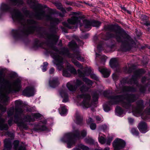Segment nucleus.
Returning a JSON list of instances; mask_svg holds the SVG:
<instances>
[{
  "label": "nucleus",
  "instance_id": "obj_1",
  "mask_svg": "<svg viewBox=\"0 0 150 150\" xmlns=\"http://www.w3.org/2000/svg\"><path fill=\"white\" fill-rule=\"evenodd\" d=\"M13 19L21 23L23 27L22 32L26 34L33 33L36 29L35 22L33 20H27L26 23L25 16H22L18 10H14L11 13Z\"/></svg>",
  "mask_w": 150,
  "mask_h": 150
},
{
  "label": "nucleus",
  "instance_id": "obj_2",
  "mask_svg": "<svg viewBox=\"0 0 150 150\" xmlns=\"http://www.w3.org/2000/svg\"><path fill=\"white\" fill-rule=\"evenodd\" d=\"M108 91H105L104 94L105 97H108L109 100L108 104L109 105L116 104L121 102L122 106L126 109L132 110L133 106L131 103L134 101L132 98V95H127L126 97L123 96H111L108 97L107 94L108 93Z\"/></svg>",
  "mask_w": 150,
  "mask_h": 150
},
{
  "label": "nucleus",
  "instance_id": "obj_3",
  "mask_svg": "<svg viewBox=\"0 0 150 150\" xmlns=\"http://www.w3.org/2000/svg\"><path fill=\"white\" fill-rule=\"evenodd\" d=\"M22 104V102L20 100L16 101L15 108L13 107L11 108L7 111V113L8 117L14 115V122L17 123L19 126L26 129L28 128L27 124L23 122H19L24 111L21 106Z\"/></svg>",
  "mask_w": 150,
  "mask_h": 150
},
{
  "label": "nucleus",
  "instance_id": "obj_4",
  "mask_svg": "<svg viewBox=\"0 0 150 150\" xmlns=\"http://www.w3.org/2000/svg\"><path fill=\"white\" fill-rule=\"evenodd\" d=\"M73 131L72 132L65 134L61 139L62 142L67 143V147L69 148H71L75 145L76 138L80 139L84 138L87 134L86 131L85 130L81 132L80 135L79 130L75 129V127L74 125L73 126Z\"/></svg>",
  "mask_w": 150,
  "mask_h": 150
},
{
  "label": "nucleus",
  "instance_id": "obj_5",
  "mask_svg": "<svg viewBox=\"0 0 150 150\" xmlns=\"http://www.w3.org/2000/svg\"><path fill=\"white\" fill-rule=\"evenodd\" d=\"M90 85H63L59 90L60 94L62 97L63 98L62 102H67L69 101V97L67 93V88L71 91H75L77 88L80 89L81 92L83 93L87 91L89 88V86Z\"/></svg>",
  "mask_w": 150,
  "mask_h": 150
},
{
  "label": "nucleus",
  "instance_id": "obj_6",
  "mask_svg": "<svg viewBox=\"0 0 150 150\" xmlns=\"http://www.w3.org/2000/svg\"><path fill=\"white\" fill-rule=\"evenodd\" d=\"M4 88L0 92V101L4 105H6L9 98L7 95L10 93H16L22 89L21 85H2Z\"/></svg>",
  "mask_w": 150,
  "mask_h": 150
},
{
  "label": "nucleus",
  "instance_id": "obj_7",
  "mask_svg": "<svg viewBox=\"0 0 150 150\" xmlns=\"http://www.w3.org/2000/svg\"><path fill=\"white\" fill-rule=\"evenodd\" d=\"M99 91H97L94 93L93 96V101H90L91 96L88 94H81L78 96L77 98L83 99L82 102L80 103V105L83 108L86 109L88 108L95 107L96 106L97 101L99 95Z\"/></svg>",
  "mask_w": 150,
  "mask_h": 150
},
{
  "label": "nucleus",
  "instance_id": "obj_8",
  "mask_svg": "<svg viewBox=\"0 0 150 150\" xmlns=\"http://www.w3.org/2000/svg\"><path fill=\"white\" fill-rule=\"evenodd\" d=\"M61 51L55 49L54 52V53L51 54V55L54 59V62L55 64L58 69L60 70L63 67V59L61 56L62 55H66L68 53V50L67 48H64L62 49Z\"/></svg>",
  "mask_w": 150,
  "mask_h": 150
},
{
  "label": "nucleus",
  "instance_id": "obj_9",
  "mask_svg": "<svg viewBox=\"0 0 150 150\" xmlns=\"http://www.w3.org/2000/svg\"><path fill=\"white\" fill-rule=\"evenodd\" d=\"M52 14L49 13L47 15L45 14V12L42 8L38 9L37 11L36 16L38 19H45L46 20H50L55 23H58L59 21L58 19L52 17Z\"/></svg>",
  "mask_w": 150,
  "mask_h": 150
},
{
  "label": "nucleus",
  "instance_id": "obj_10",
  "mask_svg": "<svg viewBox=\"0 0 150 150\" xmlns=\"http://www.w3.org/2000/svg\"><path fill=\"white\" fill-rule=\"evenodd\" d=\"M115 35L111 37L115 38L119 42H122L123 40L126 41L127 44L132 43L133 41L132 39L127 35L124 33H121L120 31H117L115 32Z\"/></svg>",
  "mask_w": 150,
  "mask_h": 150
},
{
  "label": "nucleus",
  "instance_id": "obj_11",
  "mask_svg": "<svg viewBox=\"0 0 150 150\" xmlns=\"http://www.w3.org/2000/svg\"><path fill=\"white\" fill-rule=\"evenodd\" d=\"M141 74L140 69L136 70L134 72L132 79L129 81L127 78L122 79L121 81V84L125 83H137L138 78L140 77Z\"/></svg>",
  "mask_w": 150,
  "mask_h": 150
},
{
  "label": "nucleus",
  "instance_id": "obj_12",
  "mask_svg": "<svg viewBox=\"0 0 150 150\" xmlns=\"http://www.w3.org/2000/svg\"><path fill=\"white\" fill-rule=\"evenodd\" d=\"M21 81L19 79L15 77L5 79L0 76V83H3V84H19L21 83Z\"/></svg>",
  "mask_w": 150,
  "mask_h": 150
},
{
  "label": "nucleus",
  "instance_id": "obj_13",
  "mask_svg": "<svg viewBox=\"0 0 150 150\" xmlns=\"http://www.w3.org/2000/svg\"><path fill=\"white\" fill-rule=\"evenodd\" d=\"M46 120H44L35 124L34 125V130L35 131L46 130L47 129L46 126Z\"/></svg>",
  "mask_w": 150,
  "mask_h": 150
},
{
  "label": "nucleus",
  "instance_id": "obj_14",
  "mask_svg": "<svg viewBox=\"0 0 150 150\" xmlns=\"http://www.w3.org/2000/svg\"><path fill=\"white\" fill-rule=\"evenodd\" d=\"M126 144L125 142L121 139L117 138L113 143L114 150H120L125 147Z\"/></svg>",
  "mask_w": 150,
  "mask_h": 150
},
{
  "label": "nucleus",
  "instance_id": "obj_15",
  "mask_svg": "<svg viewBox=\"0 0 150 150\" xmlns=\"http://www.w3.org/2000/svg\"><path fill=\"white\" fill-rule=\"evenodd\" d=\"M67 69H64L63 71V75L64 76L69 77L71 75V74H76V71L73 67L69 63H67Z\"/></svg>",
  "mask_w": 150,
  "mask_h": 150
},
{
  "label": "nucleus",
  "instance_id": "obj_16",
  "mask_svg": "<svg viewBox=\"0 0 150 150\" xmlns=\"http://www.w3.org/2000/svg\"><path fill=\"white\" fill-rule=\"evenodd\" d=\"M36 92V91L34 87L31 86H28L23 91L22 95L30 97L33 96Z\"/></svg>",
  "mask_w": 150,
  "mask_h": 150
},
{
  "label": "nucleus",
  "instance_id": "obj_17",
  "mask_svg": "<svg viewBox=\"0 0 150 150\" xmlns=\"http://www.w3.org/2000/svg\"><path fill=\"white\" fill-rule=\"evenodd\" d=\"M70 57L72 58V62L75 65L81 69H83V67L81 64H79L77 61L74 59V58H76L79 61H83L84 60V59L80 56L79 53H76L74 54H72Z\"/></svg>",
  "mask_w": 150,
  "mask_h": 150
},
{
  "label": "nucleus",
  "instance_id": "obj_18",
  "mask_svg": "<svg viewBox=\"0 0 150 150\" xmlns=\"http://www.w3.org/2000/svg\"><path fill=\"white\" fill-rule=\"evenodd\" d=\"M0 110L4 112L6 111V108L0 104ZM1 115L0 114V129L7 130L8 128V125L7 124L4 123V120L1 117Z\"/></svg>",
  "mask_w": 150,
  "mask_h": 150
},
{
  "label": "nucleus",
  "instance_id": "obj_19",
  "mask_svg": "<svg viewBox=\"0 0 150 150\" xmlns=\"http://www.w3.org/2000/svg\"><path fill=\"white\" fill-rule=\"evenodd\" d=\"M83 23L85 27L86 28H91V26L98 27L100 26L101 23L96 21H90L88 20H85L83 21Z\"/></svg>",
  "mask_w": 150,
  "mask_h": 150
},
{
  "label": "nucleus",
  "instance_id": "obj_20",
  "mask_svg": "<svg viewBox=\"0 0 150 150\" xmlns=\"http://www.w3.org/2000/svg\"><path fill=\"white\" fill-rule=\"evenodd\" d=\"M78 17L76 16H74L71 19L68 20L67 21L68 23L66 22H63V25L65 27L69 28H71L70 25L74 24L75 23L77 22L78 20Z\"/></svg>",
  "mask_w": 150,
  "mask_h": 150
},
{
  "label": "nucleus",
  "instance_id": "obj_21",
  "mask_svg": "<svg viewBox=\"0 0 150 150\" xmlns=\"http://www.w3.org/2000/svg\"><path fill=\"white\" fill-rule=\"evenodd\" d=\"M141 102L138 101L137 103L136 107L133 109V114L136 117L140 116V114Z\"/></svg>",
  "mask_w": 150,
  "mask_h": 150
},
{
  "label": "nucleus",
  "instance_id": "obj_22",
  "mask_svg": "<svg viewBox=\"0 0 150 150\" xmlns=\"http://www.w3.org/2000/svg\"><path fill=\"white\" fill-rule=\"evenodd\" d=\"M91 70L90 68H86L82 71H81L79 69L78 70V73L80 77H83L87 76L91 72Z\"/></svg>",
  "mask_w": 150,
  "mask_h": 150
},
{
  "label": "nucleus",
  "instance_id": "obj_23",
  "mask_svg": "<svg viewBox=\"0 0 150 150\" xmlns=\"http://www.w3.org/2000/svg\"><path fill=\"white\" fill-rule=\"evenodd\" d=\"M4 143L5 148L3 150H10L11 149L12 145L10 139H6L4 140Z\"/></svg>",
  "mask_w": 150,
  "mask_h": 150
},
{
  "label": "nucleus",
  "instance_id": "obj_24",
  "mask_svg": "<svg viewBox=\"0 0 150 150\" xmlns=\"http://www.w3.org/2000/svg\"><path fill=\"white\" fill-rule=\"evenodd\" d=\"M99 70L102 73L104 77H108L110 75V70L105 68H99Z\"/></svg>",
  "mask_w": 150,
  "mask_h": 150
},
{
  "label": "nucleus",
  "instance_id": "obj_25",
  "mask_svg": "<svg viewBox=\"0 0 150 150\" xmlns=\"http://www.w3.org/2000/svg\"><path fill=\"white\" fill-rule=\"evenodd\" d=\"M147 115H150V105L147 107L144 110V112L141 113V118L144 120H146L147 118Z\"/></svg>",
  "mask_w": 150,
  "mask_h": 150
},
{
  "label": "nucleus",
  "instance_id": "obj_26",
  "mask_svg": "<svg viewBox=\"0 0 150 150\" xmlns=\"http://www.w3.org/2000/svg\"><path fill=\"white\" fill-rule=\"evenodd\" d=\"M75 122L78 124L81 125L82 124L83 117L81 116L79 112H77L76 114Z\"/></svg>",
  "mask_w": 150,
  "mask_h": 150
},
{
  "label": "nucleus",
  "instance_id": "obj_27",
  "mask_svg": "<svg viewBox=\"0 0 150 150\" xmlns=\"http://www.w3.org/2000/svg\"><path fill=\"white\" fill-rule=\"evenodd\" d=\"M110 65L111 67L114 68L118 65V62L116 58L111 59L110 62Z\"/></svg>",
  "mask_w": 150,
  "mask_h": 150
},
{
  "label": "nucleus",
  "instance_id": "obj_28",
  "mask_svg": "<svg viewBox=\"0 0 150 150\" xmlns=\"http://www.w3.org/2000/svg\"><path fill=\"white\" fill-rule=\"evenodd\" d=\"M56 6L59 9H60L62 12V13H60L59 16L62 17L64 16V14L66 13V11L65 9L62 7L61 3H58L56 4Z\"/></svg>",
  "mask_w": 150,
  "mask_h": 150
},
{
  "label": "nucleus",
  "instance_id": "obj_29",
  "mask_svg": "<svg viewBox=\"0 0 150 150\" xmlns=\"http://www.w3.org/2000/svg\"><path fill=\"white\" fill-rule=\"evenodd\" d=\"M147 90L148 91L150 92V85L141 86V94L146 93Z\"/></svg>",
  "mask_w": 150,
  "mask_h": 150
},
{
  "label": "nucleus",
  "instance_id": "obj_30",
  "mask_svg": "<svg viewBox=\"0 0 150 150\" xmlns=\"http://www.w3.org/2000/svg\"><path fill=\"white\" fill-rule=\"evenodd\" d=\"M77 146L78 148L76 147L74 148L73 150H81L79 148L83 150H90V149L88 146L81 144H78Z\"/></svg>",
  "mask_w": 150,
  "mask_h": 150
},
{
  "label": "nucleus",
  "instance_id": "obj_31",
  "mask_svg": "<svg viewBox=\"0 0 150 150\" xmlns=\"http://www.w3.org/2000/svg\"><path fill=\"white\" fill-rule=\"evenodd\" d=\"M136 91V88L133 87H129L127 86L124 87L122 89L123 92H133Z\"/></svg>",
  "mask_w": 150,
  "mask_h": 150
},
{
  "label": "nucleus",
  "instance_id": "obj_32",
  "mask_svg": "<svg viewBox=\"0 0 150 150\" xmlns=\"http://www.w3.org/2000/svg\"><path fill=\"white\" fill-rule=\"evenodd\" d=\"M147 124L145 122H141V133H145L147 131Z\"/></svg>",
  "mask_w": 150,
  "mask_h": 150
},
{
  "label": "nucleus",
  "instance_id": "obj_33",
  "mask_svg": "<svg viewBox=\"0 0 150 150\" xmlns=\"http://www.w3.org/2000/svg\"><path fill=\"white\" fill-rule=\"evenodd\" d=\"M116 114L117 115L120 116L124 114V112L121 108L117 106L116 109Z\"/></svg>",
  "mask_w": 150,
  "mask_h": 150
},
{
  "label": "nucleus",
  "instance_id": "obj_34",
  "mask_svg": "<svg viewBox=\"0 0 150 150\" xmlns=\"http://www.w3.org/2000/svg\"><path fill=\"white\" fill-rule=\"evenodd\" d=\"M9 9V6L8 4L3 3L1 5V10L2 11H8Z\"/></svg>",
  "mask_w": 150,
  "mask_h": 150
},
{
  "label": "nucleus",
  "instance_id": "obj_35",
  "mask_svg": "<svg viewBox=\"0 0 150 150\" xmlns=\"http://www.w3.org/2000/svg\"><path fill=\"white\" fill-rule=\"evenodd\" d=\"M23 120L26 122H33L35 121L34 118H32L30 116L27 115L24 117Z\"/></svg>",
  "mask_w": 150,
  "mask_h": 150
},
{
  "label": "nucleus",
  "instance_id": "obj_36",
  "mask_svg": "<svg viewBox=\"0 0 150 150\" xmlns=\"http://www.w3.org/2000/svg\"><path fill=\"white\" fill-rule=\"evenodd\" d=\"M59 113L61 115H64L66 114L67 112V110L65 106L61 107L59 110Z\"/></svg>",
  "mask_w": 150,
  "mask_h": 150
},
{
  "label": "nucleus",
  "instance_id": "obj_37",
  "mask_svg": "<svg viewBox=\"0 0 150 150\" xmlns=\"http://www.w3.org/2000/svg\"><path fill=\"white\" fill-rule=\"evenodd\" d=\"M96 57H98L102 61L105 62L107 58V57L105 56L101 55L97 53L96 54Z\"/></svg>",
  "mask_w": 150,
  "mask_h": 150
},
{
  "label": "nucleus",
  "instance_id": "obj_38",
  "mask_svg": "<svg viewBox=\"0 0 150 150\" xmlns=\"http://www.w3.org/2000/svg\"><path fill=\"white\" fill-rule=\"evenodd\" d=\"M99 142L101 144H103L105 142V139L104 137L101 135L99 134L98 138Z\"/></svg>",
  "mask_w": 150,
  "mask_h": 150
},
{
  "label": "nucleus",
  "instance_id": "obj_39",
  "mask_svg": "<svg viewBox=\"0 0 150 150\" xmlns=\"http://www.w3.org/2000/svg\"><path fill=\"white\" fill-rule=\"evenodd\" d=\"M86 143L88 144H92L94 142V140L91 138H87L85 139Z\"/></svg>",
  "mask_w": 150,
  "mask_h": 150
},
{
  "label": "nucleus",
  "instance_id": "obj_40",
  "mask_svg": "<svg viewBox=\"0 0 150 150\" xmlns=\"http://www.w3.org/2000/svg\"><path fill=\"white\" fill-rule=\"evenodd\" d=\"M11 2L14 5H19L23 3L22 0H11Z\"/></svg>",
  "mask_w": 150,
  "mask_h": 150
},
{
  "label": "nucleus",
  "instance_id": "obj_41",
  "mask_svg": "<svg viewBox=\"0 0 150 150\" xmlns=\"http://www.w3.org/2000/svg\"><path fill=\"white\" fill-rule=\"evenodd\" d=\"M49 83L50 84H55L59 83V81L58 78H53L51 81H49Z\"/></svg>",
  "mask_w": 150,
  "mask_h": 150
},
{
  "label": "nucleus",
  "instance_id": "obj_42",
  "mask_svg": "<svg viewBox=\"0 0 150 150\" xmlns=\"http://www.w3.org/2000/svg\"><path fill=\"white\" fill-rule=\"evenodd\" d=\"M131 132L133 135L136 136H138L139 134L138 131L135 128H132L131 130Z\"/></svg>",
  "mask_w": 150,
  "mask_h": 150
},
{
  "label": "nucleus",
  "instance_id": "obj_43",
  "mask_svg": "<svg viewBox=\"0 0 150 150\" xmlns=\"http://www.w3.org/2000/svg\"><path fill=\"white\" fill-rule=\"evenodd\" d=\"M83 81L86 84H92L93 83L90 80L87 78H84L83 79Z\"/></svg>",
  "mask_w": 150,
  "mask_h": 150
},
{
  "label": "nucleus",
  "instance_id": "obj_44",
  "mask_svg": "<svg viewBox=\"0 0 150 150\" xmlns=\"http://www.w3.org/2000/svg\"><path fill=\"white\" fill-rule=\"evenodd\" d=\"M69 47L71 48H76L77 47V45L76 43L73 41L69 42Z\"/></svg>",
  "mask_w": 150,
  "mask_h": 150
},
{
  "label": "nucleus",
  "instance_id": "obj_45",
  "mask_svg": "<svg viewBox=\"0 0 150 150\" xmlns=\"http://www.w3.org/2000/svg\"><path fill=\"white\" fill-rule=\"evenodd\" d=\"M32 115L34 118H36V119L39 118L42 116L41 114L38 113H33L32 114Z\"/></svg>",
  "mask_w": 150,
  "mask_h": 150
},
{
  "label": "nucleus",
  "instance_id": "obj_46",
  "mask_svg": "<svg viewBox=\"0 0 150 150\" xmlns=\"http://www.w3.org/2000/svg\"><path fill=\"white\" fill-rule=\"evenodd\" d=\"M19 144V142L18 140H15L13 142L14 149L15 150H17L18 146Z\"/></svg>",
  "mask_w": 150,
  "mask_h": 150
},
{
  "label": "nucleus",
  "instance_id": "obj_47",
  "mask_svg": "<svg viewBox=\"0 0 150 150\" xmlns=\"http://www.w3.org/2000/svg\"><path fill=\"white\" fill-rule=\"evenodd\" d=\"M58 85H48L47 86V88L49 89H52L58 87Z\"/></svg>",
  "mask_w": 150,
  "mask_h": 150
},
{
  "label": "nucleus",
  "instance_id": "obj_48",
  "mask_svg": "<svg viewBox=\"0 0 150 150\" xmlns=\"http://www.w3.org/2000/svg\"><path fill=\"white\" fill-rule=\"evenodd\" d=\"M48 65V63L47 62H44V65L43 66L42 69L43 71H45L46 70V67Z\"/></svg>",
  "mask_w": 150,
  "mask_h": 150
},
{
  "label": "nucleus",
  "instance_id": "obj_49",
  "mask_svg": "<svg viewBox=\"0 0 150 150\" xmlns=\"http://www.w3.org/2000/svg\"><path fill=\"white\" fill-rule=\"evenodd\" d=\"M103 108L104 110L106 112H108L110 110V108L106 105H104Z\"/></svg>",
  "mask_w": 150,
  "mask_h": 150
},
{
  "label": "nucleus",
  "instance_id": "obj_50",
  "mask_svg": "<svg viewBox=\"0 0 150 150\" xmlns=\"http://www.w3.org/2000/svg\"><path fill=\"white\" fill-rule=\"evenodd\" d=\"M96 124L92 123L90 125V127L92 130H94L96 129Z\"/></svg>",
  "mask_w": 150,
  "mask_h": 150
},
{
  "label": "nucleus",
  "instance_id": "obj_51",
  "mask_svg": "<svg viewBox=\"0 0 150 150\" xmlns=\"http://www.w3.org/2000/svg\"><path fill=\"white\" fill-rule=\"evenodd\" d=\"M101 129L103 131H105L108 129V127L106 125H104L101 127Z\"/></svg>",
  "mask_w": 150,
  "mask_h": 150
},
{
  "label": "nucleus",
  "instance_id": "obj_52",
  "mask_svg": "<svg viewBox=\"0 0 150 150\" xmlns=\"http://www.w3.org/2000/svg\"><path fill=\"white\" fill-rule=\"evenodd\" d=\"M28 3L30 5H34L35 4V0H28Z\"/></svg>",
  "mask_w": 150,
  "mask_h": 150
},
{
  "label": "nucleus",
  "instance_id": "obj_53",
  "mask_svg": "<svg viewBox=\"0 0 150 150\" xmlns=\"http://www.w3.org/2000/svg\"><path fill=\"white\" fill-rule=\"evenodd\" d=\"M87 122L88 124H90L92 123H91L93 122V120L90 117H89L88 119L87 120Z\"/></svg>",
  "mask_w": 150,
  "mask_h": 150
},
{
  "label": "nucleus",
  "instance_id": "obj_54",
  "mask_svg": "<svg viewBox=\"0 0 150 150\" xmlns=\"http://www.w3.org/2000/svg\"><path fill=\"white\" fill-rule=\"evenodd\" d=\"M18 150H25V147L23 145H21L19 147Z\"/></svg>",
  "mask_w": 150,
  "mask_h": 150
},
{
  "label": "nucleus",
  "instance_id": "obj_55",
  "mask_svg": "<svg viewBox=\"0 0 150 150\" xmlns=\"http://www.w3.org/2000/svg\"><path fill=\"white\" fill-rule=\"evenodd\" d=\"M83 83H83V82L80 80L77 79L76 81V84H82Z\"/></svg>",
  "mask_w": 150,
  "mask_h": 150
},
{
  "label": "nucleus",
  "instance_id": "obj_56",
  "mask_svg": "<svg viewBox=\"0 0 150 150\" xmlns=\"http://www.w3.org/2000/svg\"><path fill=\"white\" fill-rule=\"evenodd\" d=\"M112 77L114 80H115L117 78L118 76L115 73L112 74Z\"/></svg>",
  "mask_w": 150,
  "mask_h": 150
},
{
  "label": "nucleus",
  "instance_id": "obj_57",
  "mask_svg": "<svg viewBox=\"0 0 150 150\" xmlns=\"http://www.w3.org/2000/svg\"><path fill=\"white\" fill-rule=\"evenodd\" d=\"M96 119L98 122H99L103 121L102 119L98 116H97L96 117Z\"/></svg>",
  "mask_w": 150,
  "mask_h": 150
},
{
  "label": "nucleus",
  "instance_id": "obj_58",
  "mask_svg": "<svg viewBox=\"0 0 150 150\" xmlns=\"http://www.w3.org/2000/svg\"><path fill=\"white\" fill-rule=\"evenodd\" d=\"M8 135V136L11 137V138H13L14 137V135L13 134H11L9 132H7V134Z\"/></svg>",
  "mask_w": 150,
  "mask_h": 150
},
{
  "label": "nucleus",
  "instance_id": "obj_59",
  "mask_svg": "<svg viewBox=\"0 0 150 150\" xmlns=\"http://www.w3.org/2000/svg\"><path fill=\"white\" fill-rule=\"evenodd\" d=\"M112 137H111L108 140H107V144L108 145H110V143L112 141Z\"/></svg>",
  "mask_w": 150,
  "mask_h": 150
},
{
  "label": "nucleus",
  "instance_id": "obj_60",
  "mask_svg": "<svg viewBox=\"0 0 150 150\" xmlns=\"http://www.w3.org/2000/svg\"><path fill=\"white\" fill-rule=\"evenodd\" d=\"M91 77L93 79L96 80H97L98 79L97 77L95 74L92 75L91 76Z\"/></svg>",
  "mask_w": 150,
  "mask_h": 150
},
{
  "label": "nucleus",
  "instance_id": "obj_61",
  "mask_svg": "<svg viewBox=\"0 0 150 150\" xmlns=\"http://www.w3.org/2000/svg\"><path fill=\"white\" fill-rule=\"evenodd\" d=\"M54 68H51L50 71H49V73L50 74H53L54 72Z\"/></svg>",
  "mask_w": 150,
  "mask_h": 150
},
{
  "label": "nucleus",
  "instance_id": "obj_62",
  "mask_svg": "<svg viewBox=\"0 0 150 150\" xmlns=\"http://www.w3.org/2000/svg\"><path fill=\"white\" fill-rule=\"evenodd\" d=\"M13 32L15 35H17L19 33V31L18 30H13Z\"/></svg>",
  "mask_w": 150,
  "mask_h": 150
},
{
  "label": "nucleus",
  "instance_id": "obj_63",
  "mask_svg": "<svg viewBox=\"0 0 150 150\" xmlns=\"http://www.w3.org/2000/svg\"><path fill=\"white\" fill-rule=\"evenodd\" d=\"M51 37H50L49 38H54L55 39V41H56L58 39V38L57 36H56L55 35H52L51 36Z\"/></svg>",
  "mask_w": 150,
  "mask_h": 150
},
{
  "label": "nucleus",
  "instance_id": "obj_64",
  "mask_svg": "<svg viewBox=\"0 0 150 150\" xmlns=\"http://www.w3.org/2000/svg\"><path fill=\"white\" fill-rule=\"evenodd\" d=\"M13 119L12 118L8 120V123L9 125L11 126L12 124Z\"/></svg>",
  "mask_w": 150,
  "mask_h": 150
}]
</instances>
